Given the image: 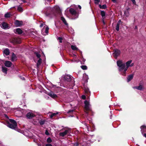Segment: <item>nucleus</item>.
<instances>
[{
  "label": "nucleus",
  "mask_w": 146,
  "mask_h": 146,
  "mask_svg": "<svg viewBox=\"0 0 146 146\" xmlns=\"http://www.w3.org/2000/svg\"><path fill=\"white\" fill-rule=\"evenodd\" d=\"M111 111H110V113H111Z\"/></svg>",
  "instance_id": "63"
},
{
  "label": "nucleus",
  "mask_w": 146,
  "mask_h": 146,
  "mask_svg": "<svg viewBox=\"0 0 146 146\" xmlns=\"http://www.w3.org/2000/svg\"><path fill=\"white\" fill-rule=\"evenodd\" d=\"M131 1H132L133 4H136V2L135 1V0H131Z\"/></svg>",
  "instance_id": "43"
},
{
  "label": "nucleus",
  "mask_w": 146,
  "mask_h": 146,
  "mask_svg": "<svg viewBox=\"0 0 146 146\" xmlns=\"http://www.w3.org/2000/svg\"><path fill=\"white\" fill-rule=\"evenodd\" d=\"M84 104L85 109L86 110L85 111V112L88 115V111H91V108L90 107V105L89 104V102L87 100L85 101Z\"/></svg>",
  "instance_id": "5"
},
{
  "label": "nucleus",
  "mask_w": 146,
  "mask_h": 146,
  "mask_svg": "<svg viewBox=\"0 0 146 146\" xmlns=\"http://www.w3.org/2000/svg\"><path fill=\"white\" fill-rule=\"evenodd\" d=\"M11 42L13 44H19L21 42L20 39L19 38H11L10 40Z\"/></svg>",
  "instance_id": "6"
},
{
  "label": "nucleus",
  "mask_w": 146,
  "mask_h": 146,
  "mask_svg": "<svg viewBox=\"0 0 146 146\" xmlns=\"http://www.w3.org/2000/svg\"><path fill=\"white\" fill-rule=\"evenodd\" d=\"M11 16V13L9 12L6 13L5 15L4 16L5 18H9Z\"/></svg>",
  "instance_id": "25"
},
{
  "label": "nucleus",
  "mask_w": 146,
  "mask_h": 146,
  "mask_svg": "<svg viewBox=\"0 0 146 146\" xmlns=\"http://www.w3.org/2000/svg\"><path fill=\"white\" fill-rule=\"evenodd\" d=\"M134 88H136L139 90H141L143 89V86L142 85H140L139 86H135L133 87Z\"/></svg>",
  "instance_id": "24"
},
{
  "label": "nucleus",
  "mask_w": 146,
  "mask_h": 146,
  "mask_svg": "<svg viewBox=\"0 0 146 146\" xmlns=\"http://www.w3.org/2000/svg\"><path fill=\"white\" fill-rule=\"evenodd\" d=\"M70 131V129H67L65 130L64 132L60 133L59 135L60 136L64 137L66 135L67 133H68Z\"/></svg>",
  "instance_id": "10"
},
{
  "label": "nucleus",
  "mask_w": 146,
  "mask_h": 146,
  "mask_svg": "<svg viewBox=\"0 0 146 146\" xmlns=\"http://www.w3.org/2000/svg\"><path fill=\"white\" fill-rule=\"evenodd\" d=\"M15 24L17 27H20L23 24L22 21H19L18 20H16L15 22Z\"/></svg>",
  "instance_id": "16"
},
{
  "label": "nucleus",
  "mask_w": 146,
  "mask_h": 146,
  "mask_svg": "<svg viewBox=\"0 0 146 146\" xmlns=\"http://www.w3.org/2000/svg\"><path fill=\"white\" fill-rule=\"evenodd\" d=\"M43 26V24H41L40 25V27H42Z\"/></svg>",
  "instance_id": "52"
},
{
  "label": "nucleus",
  "mask_w": 146,
  "mask_h": 146,
  "mask_svg": "<svg viewBox=\"0 0 146 146\" xmlns=\"http://www.w3.org/2000/svg\"><path fill=\"white\" fill-rule=\"evenodd\" d=\"M119 25L117 24L116 26V30L118 31L119 30Z\"/></svg>",
  "instance_id": "40"
},
{
  "label": "nucleus",
  "mask_w": 146,
  "mask_h": 146,
  "mask_svg": "<svg viewBox=\"0 0 146 146\" xmlns=\"http://www.w3.org/2000/svg\"><path fill=\"white\" fill-rule=\"evenodd\" d=\"M58 114V112H57L56 113H52L50 115V117L51 118H52L53 117L56 115Z\"/></svg>",
  "instance_id": "36"
},
{
  "label": "nucleus",
  "mask_w": 146,
  "mask_h": 146,
  "mask_svg": "<svg viewBox=\"0 0 146 146\" xmlns=\"http://www.w3.org/2000/svg\"><path fill=\"white\" fill-rule=\"evenodd\" d=\"M141 131L142 134L143 135V133L146 132V126L145 125H143L141 126Z\"/></svg>",
  "instance_id": "13"
},
{
  "label": "nucleus",
  "mask_w": 146,
  "mask_h": 146,
  "mask_svg": "<svg viewBox=\"0 0 146 146\" xmlns=\"http://www.w3.org/2000/svg\"><path fill=\"white\" fill-rule=\"evenodd\" d=\"M103 23H104V24H105V23H104V21H103Z\"/></svg>",
  "instance_id": "61"
},
{
  "label": "nucleus",
  "mask_w": 146,
  "mask_h": 146,
  "mask_svg": "<svg viewBox=\"0 0 146 146\" xmlns=\"http://www.w3.org/2000/svg\"><path fill=\"white\" fill-rule=\"evenodd\" d=\"M73 110H69L68 112V113H71V112H73Z\"/></svg>",
  "instance_id": "46"
},
{
  "label": "nucleus",
  "mask_w": 146,
  "mask_h": 146,
  "mask_svg": "<svg viewBox=\"0 0 146 146\" xmlns=\"http://www.w3.org/2000/svg\"><path fill=\"white\" fill-rule=\"evenodd\" d=\"M42 62V59L41 58H39V60H38L37 63V66H38L41 64Z\"/></svg>",
  "instance_id": "31"
},
{
  "label": "nucleus",
  "mask_w": 146,
  "mask_h": 146,
  "mask_svg": "<svg viewBox=\"0 0 146 146\" xmlns=\"http://www.w3.org/2000/svg\"><path fill=\"white\" fill-rule=\"evenodd\" d=\"M2 71L5 74H7V68L5 67H2Z\"/></svg>",
  "instance_id": "26"
},
{
  "label": "nucleus",
  "mask_w": 146,
  "mask_h": 146,
  "mask_svg": "<svg viewBox=\"0 0 146 146\" xmlns=\"http://www.w3.org/2000/svg\"><path fill=\"white\" fill-rule=\"evenodd\" d=\"M4 64L6 66L8 67H9L11 66L12 65V63L10 61H6L5 62Z\"/></svg>",
  "instance_id": "12"
},
{
  "label": "nucleus",
  "mask_w": 146,
  "mask_h": 146,
  "mask_svg": "<svg viewBox=\"0 0 146 146\" xmlns=\"http://www.w3.org/2000/svg\"><path fill=\"white\" fill-rule=\"evenodd\" d=\"M14 32L15 33L19 34H21L22 33V30L19 28H17L14 30Z\"/></svg>",
  "instance_id": "15"
},
{
  "label": "nucleus",
  "mask_w": 146,
  "mask_h": 146,
  "mask_svg": "<svg viewBox=\"0 0 146 146\" xmlns=\"http://www.w3.org/2000/svg\"><path fill=\"white\" fill-rule=\"evenodd\" d=\"M84 77H85V78H86V79H87L88 78V76L86 74H84Z\"/></svg>",
  "instance_id": "44"
},
{
  "label": "nucleus",
  "mask_w": 146,
  "mask_h": 146,
  "mask_svg": "<svg viewBox=\"0 0 146 146\" xmlns=\"http://www.w3.org/2000/svg\"><path fill=\"white\" fill-rule=\"evenodd\" d=\"M143 136L146 138V133H144L143 134Z\"/></svg>",
  "instance_id": "53"
},
{
  "label": "nucleus",
  "mask_w": 146,
  "mask_h": 146,
  "mask_svg": "<svg viewBox=\"0 0 146 146\" xmlns=\"http://www.w3.org/2000/svg\"><path fill=\"white\" fill-rule=\"evenodd\" d=\"M46 146H52V145L50 144H47L46 145Z\"/></svg>",
  "instance_id": "47"
},
{
  "label": "nucleus",
  "mask_w": 146,
  "mask_h": 146,
  "mask_svg": "<svg viewBox=\"0 0 146 146\" xmlns=\"http://www.w3.org/2000/svg\"><path fill=\"white\" fill-rule=\"evenodd\" d=\"M86 96L84 95H82V98L83 99H86Z\"/></svg>",
  "instance_id": "45"
},
{
  "label": "nucleus",
  "mask_w": 146,
  "mask_h": 146,
  "mask_svg": "<svg viewBox=\"0 0 146 146\" xmlns=\"http://www.w3.org/2000/svg\"><path fill=\"white\" fill-rule=\"evenodd\" d=\"M111 116H110V119H111Z\"/></svg>",
  "instance_id": "62"
},
{
  "label": "nucleus",
  "mask_w": 146,
  "mask_h": 146,
  "mask_svg": "<svg viewBox=\"0 0 146 146\" xmlns=\"http://www.w3.org/2000/svg\"><path fill=\"white\" fill-rule=\"evenodd\" d=\"M100 8L102 9H105L106 8V5H103L101 6V5H99Z\"/></svg>",
  "instance_id": "32"
},
{
  "label": "nucleus",
  "mask_w": 146,
  "mask_h": 146,
  "mask_svg": "<svg viewBox=\"0 0 146 146\" xmlns=\"http://www.w3.org/2000/svg\"><path fill=\"white\" fill-rule=\"evenodd\" d=\"M132 62V61L131 60H130L128 61L126 63V69L125 70H127L128 68L130 66L131 67L133 65V63H131V62Z\"/></svg>",
  "instance_id": "9"
},
{
  "label": "nucleus",
  "mask_w": 146,
  "mask_h": 146,
  "mask_svg": "<svg viewBox=\"0 0 146 146\" xmlns=\"http://www.w3.org/2000/svg\"><path fill=\"white\" fill-rule=\"evenodd\" d=\"M48 94L50 97L53 98H55L57 97L56 94H54L53 92H51Z\"/></svg>",
  "instance_id": "14"
},
{
  "label": "nucleus",
  "mask_w": 146,
  "mask_h": 146,
  "mask_svg": "<svg viewBox=\"0 0 146 146\" xmlns=\"http://www.w3.org/2000/svg\"><path fill=\"white\" fill-rule=\"evenodd\" d=\"M38 122L39 123L40 125H42L44 123L45 121L44 120H39Z\"/></svg>",
  "instance_id": "29"
},
{
  "label": "nucleus",
  "mask_w": 146,
  "mask_h": 146,
  "mask_svg": "<svg viewBox=\"0 0 146 146\" xmlns=\"http://www.w3.org/2000/svg\"><path fill=\"white\" fill-rule=\"evenodd\" d=\"M133 78V75L132 74L128 76L127 78V82H129Z\"/></svg>",
  "instance_id": "21"
},
{
  "label": "nucleus",
  "mask_w": 146,
  "mask_h": 146,
  "mask_svg": "<svg viewBox=\"0 0 146 146\" xmlns=\"http://www.w3.org/2000/svg\"><path fill=\"white\" fill-rule=\"evenodd\" d=\"M62 78L66 81L70 82L71 80V77L69 75H66L62 76Z\"/></svg>",
  "instance_id": "8"
},
{
  "label": "nucleus",
  "mask_w": 146,
  "mask_h": 146,
  "mask_svg": "<svg viewBox=\"0 0 146 146\" xmlns=\"http://www.w3.org/2000/svg\"><path fill=\"white\" fill-rule=\"evenodd\" d=\"M121 53L120 51L117 49H115L113 51V56L115 58H117L120 54Z\"/></svg>",
  "instance_id": "7"
},
{
  "label": "nucleus",
  "mask_w": 146,
  "mask_h": 146,
  "mask_svg": "<svg viewBox=\"0 0 146 146\" xmlns=\"http://www.w3.org/2000/svg\"><path fill=\"white\" fill-rule=\"evenodd\" d=\"M84 91L86 93L88 94H89L90 93V91L87 87H85L84 89Z\"/></svg>",
  "instance_id": "27"
},
{
  "label": "nucleus",
  "mask_w": 146,
  "mask_h": 146,
  "mask_svg": "<svg viewBox=\"0 0 146 146\" xmlns=\"http://www.w3.org/2000/svg\"><path fill=\"white\" fill-rule=\"evenodd\" d=\"M18 11L19 12H22L23 11V9L20 6H18L17 7V9Z\"/></svg>",
  "instance_id": "28"
},
{
  "label": "nucleus",
  "mask_w": 146,
  "mask_h": 146,
  "mask_svg": "<svg viewBox=\"0 0 146 146\" xmlns=\"http://www.w3.org/2000/svg\"><path fill=\"white\" fill-rule=\"evenodd\" d=\"M21 79L23 80H24L25 79V78L23 77L21 78Z\"/></svg>",
  "instance_id": "54"
},
{
  "label": "nucleus",
  "mask_w": 146,
  "mask_h": 146,
  "mask_svg": "<svg viewBox=\"0 0 146 146\" xmlns=\"http://www.w3.org/2000/svg\"><path fill=\"white\" fill-rule=\"evenodd\" d=\"M37 57L39 58H40L41 56L37 52H35V53Z\"/></svg>",
  "instance_id": "33"
},
{
  "label": "nucleus",
  "mask_w": 146,
  "mask_h": 146,
  "mask_svg": "<svg viewBox=\"0 0 146 146\" xmlns=\"http://www.w3.org/2000/svg\"><path fill=\"white\" fill-rule=\"evenodd\" d=\"M117 64L118 67V70L121 72L123 75L125 76L127 70H125L126 67L125 64L122 60H119L117 61Z\"/></svg>",
  "instance_id": "2"
},
{
  "label": "nucleus",
  "mask_w": 146,
  "mask_h": 146,
  "mask_svg": "<svg viewBox=\"0 0 146 146\" xmlns=\"http://www.w3.org/2000/svg\"><path fill=\"white\" fill-rule=\"evenodd\" d=\"M73 145V146H78V143L77 142H76L74 143Z\"/></svg>",
  "instance_id": "41"
},
{
  "label": "nucleus",
  "mask_w": 146,
  "mask_h": 146,
  "mask_svg": "<svg viewBox=\"0 0 146 146\" xmlns=\"http://www.w3.org/2000/svg\"><path fill=\"white\" fill-rule=\"evenodd\" d=\"M88 141H91V139H90V140L89 139V140H88Z\"/></svg>",
  "instance_id": "59"
},
{
  "label": "nucleus",
  "mask_w": 146,
  "mask_h": 146,
  "mask_svg": "<svg viewBox=\"0 0 146 146\" xmlns=\"http://www.w3.org/2000/svg\"><path fill=\"white\" fill-rule=\"evenodd\" d=\"M81 68L83 70H86L87 69V67L86 66L83 65L81 66Z\"/></svg>",
  "instance_id": "34"
},
{
  "label": "nucleus",
  "mask_w": 146,
  "mask_h": 146,
  "mask_svg": "<svg viewBox=\"0 0 146 146\" xmlns=\"http://www.w3.org/2000/svg\"><path fill=\"white\" fill-rule=\"evenodd\" d=\"M48 132L46 131L45 132V134H46V135H48Z\"/></svg>",
  "instance_id": "56"
},
{
  "label": "nucleus",
  "mask_w": 146,
  "mask_h": 146,
  "mask_svg": "<svg viewBox=\"0 0 146 146\" xmlns=\"http://www.w3.org/2000/svg\"><path fill=\"white\" fill-rule=\"evenodd\" d=\"M3 53L6 55H8L10 53L9 50L8 49H6L3 51Z\"/></svg>",
  "instance_id": "19"
},
{
  "label": "nucleus",
  "mask_w": 146,
  "mask_h": 146,
  "mask_svg": "<svg viewBox=\"0 0 146 146\" xmlns=\"http://www.w3.org/2000/svg\"><path fill=\"white\" fill-rule=\"evenodd\" d=\"M71 48L73 50H78V48L75 46L71 45Z\"/></svg>",
  "instance_id": "30"
},
{
  "label": "nucleus",
  "mask_w": 146,
  "mask_h": 146,
  "mask_svg": "<svg viewBox=\"0 0 146 146\" xmlns=\"http://www.w3.org/2000/svg\"><path fill=\"white\" fill-rule=\"evenodd\" d=\"M69 11L72 16V19H74L77 18L78 17V13L73 9L70 8V9Z\"/></svg>",
  "instance_id": "4"
},
{
  "label": "nucleus",
  "mask_w": 146,
  "mask_h": 146,
  "mask_svg": "<svg viewBox=\"0 0 146 146\" xmlns=\"http://www.w3.org/2000/svg\"><path fill=\"white\" fill-rule=\"evenodd\" d=\"M78 7L80 8V9H81V7L80 5H78Z\"/></svg>",
  "instance_id": "57"
},
{
  "label": "nucleus",
  "mask_w": 146,
  "mask_h": 146,
  "mask_svg": "<svg viewBox=\"0 0 146 146\" xmlns=\"http://www.w3.org/2000/svg\"><path fill=\"white\" fill-rule=\"evenodd\" d=\"M121 20H119L117 23V24L119 25L120 23L121 22Z\"/></svg>",
  "instance_id": "48"
},
{
  "label": "nucleus",
  "mask_w": 146,
  "mask_h": 146,
  "mask_svg": "<svg viewBox=\"0 0 146 146\" xmlns=\"http://www.w3.org/2000/svg\"><path fill=\"white\" fill-rule=\"evenodd\" d=\"M5 116L6 117H7V118L8 117H7V115H5Z\"/></svg>",
  "instance_id": "60"
},
{
  "label": "nucleus",
  "mask_w": 146,
  "mask_h": 146,
  "mask_svg": "<svg viewBox=\"0 0 146 146\" xmlns=\"http://www.w3.org/2000/svg\"><path fill=\"white\" fill-rule=\"evenodd\" d=\"M94 3L96 4H98L100 2V0H94Z\"/></svg>",
  "instance_id": "38"
},
{
  "label": "nucleus",
  "mask_w": 146,
  "mask_h": 146,
  "mask_svg": "<svg viewBox=\"0 0 146 146\" xmlns=\"http://www.w3.org/2000/svg\"><path fill=\"white\" fill-rule=\"evenodd\" d=\"M1 27L4 29H6L8 28V26L6 23L3 22L1 24Z\"/></svg>",
  "instance_id": "18"
},
{
  "label": "nucleus",
  "mask_w": 146,
  "mask_h": 146,
  "mask_svg": "<svg viewBox=\"0 0 146 146\" xmlns=\"http://www.w3.org/2000/svg\"><path fill=\"white\" fill-rule=\"evenodd\" d=\"M17 60V56L14 53H13L11 58V60L12 61H15Z\"/></svg>",
  "instance_id": "20"
},
{
  "label": "nucleus",
  "mask_w": 146,
  "mask_h": 146,
  "mask_svg": "<svg viewBox=\"0 0 146 146\" xmlns=\"http://www.w3.org/2000/svg\"><path fill=\"white\" fill-rule=\"evenodd\" d=\"M101 14L102 16V17H105V12L103 11H102L101 12Z\"/></svg>",
  "instance_id": "35"
},
{
  "label": "nucleus",
  "mask_w": 146,
  "mask_h": 146,
  "mask_svg": "<svg viewBox=\"0 0 146 146\" xmlns=\"http://www.w3.org/2000/svg\"><path fill=\"white\" fill-rule=\"evenodd\" d=\"M17 1L19 3H21V2L22 1V0H17Z\"/></svg>",
  "instance_id": "49"
},
{
  "label": "nucleus",
  "mask_w": 146,
  "mask_h": 146,
  "mask_svg": "<svg viewBox=\"0 0 146 146\" xmlns=\"http://www.w3.org/2000/svg\"><path fill=\"white\" fill-rule=\"evenodd\" d=\"M85 60H85V59H83L84 62L85 61Z\"/></svg>",
  "instance_id": "58"
},
{
  "label": "nucleus",
  "mask_w": 146,
  "mask_h": 146,
  "mask_svg": "<svg viewBox=\"0 0 146 146\" xmlns=\"http://www.w3.org/2000/svg\"><path fill=\"white\" fill-rule=\"evenodd\" d=\"M129 8H128L127 9L126 11H125L124 12V14L125 15L126 17H128L129 15Z\"/></svg>",
  "instance_id": "22"
},
{
  "label": "nucleus",
  "mask_w": 146,
  "mask_h": 146,
  "mask_svg": "<svg viewBox=\"0 0 146 146\" xmlns=\"http://www.w3.org/2000/svg\"><path fill=\"white\" fill-rule=\"evenodd\" d=\"M22 2H23L24 3H25L26 2V1L25 0H22Z\"/></svg>",
  "instance_id": "55"
},
{
  "label": "nucleus",
  "mask_w": 146,
  "mask_h": 146,
  "mask_svg": "<svg viewBox=\"0 0 146 146\" xmlns=\"http://www.w3.org/2000/svg\"><path fill=\"white\" fill-rule=\"evenodd\" d=\"M61 20L65 25L66 26L68 25L65 19L63 17H61Z\"/></svg>",
  "instance_id": "23"
},
{
  "label": "nucleus",
  "mask_w": 146,
  "mask_h": 146,
  "mask_svg": "<svg viewBox=\"0 0 146 146\" xmlns=\"http://www.w3.org/2000/svg\"><path fill=\"white\" fill-rule=\"evenodd\" d=\"M35 115L31 112H29L28 113L26 117L27 118L30 119L33 118L35 116Z\"/></svg>",
  "instance_id": "11"
},
{
  "label": "nucleus",
  "mask_w": 146,
  "mask_h": 146,
  "mask_svg": "<svg viewBox=\"0 0 146 146\" xmlns=\"http://www.w3.org/2000/svg\"><path fill=\"white\" fill-rule=\"evenodd\" d=\"M112 1L114 3H117V1L115 0H112Z\"/></svg>",
  "instance_id": "50"
},
{
  "label": "nucleus",
  "mask_w": 146,
  "mask_h": 146,
  "mask_svg": "<svg viewBox=\"0 0 146 146\" xmlns=\"http://www.w3.org/2000/svg\"><path fill=\"white\" fill-rule=\"evenodd\" d=\"M85 125L86 127V128H87V131H89V127L87 126L86 124V123H85Z\"/></svg>",
  "instance_id": "42"
},
{
  "label": "nucleus",
  "mask_w": 146,
  "mask_h": 146,
  "mask_svg": "<svg viewBox=\"0 0 146 146\" xmlns=\"http://www.w3.org/2000/svg\"><path fill=\"white\" fill-rule=\"evenodd\" d=\"M92 137H93V135H89L88 136V138H90V137L92 138Z\"/></svg>",
  "instance_id": "51"
},
{
  "label": "nucleus",
  "mask_w": 146,
  "mask_h": 146,
  "mask_svg": "<svg viewBox=\"0 0 146 146\" xmlns=\"http://www.w3.org/2000/svg\"><path fill=\"white\" fill-rule=\"evenodd\" d=\"M54 12L60 14L61 11L59 7L58 6H55L53 8H48L46 9L44 11V13L47 16L52 17H53L52 14L53 13V15H56Z\"/></svg>",
  "instance_id": "1"
},
{
  "label": "nucleus",
  "mask_w": 146,
  "mask_h": 146,
  "mask_svg": "<svg viewBox=\"0 0 146 146\" xmlns=\"http://www.w3.org/2000/svg\"><path fill=\"white\" fill-rule=\"evenodd\" d=\"M44 27V28H43L42 30V33L44 31L45 32V34H44V35H46V34H48V31L49 29V28L47 26H46V27H45V29H44V27Z\"/></svg>",
  "instance_id": "17"
},
{
  "label": "nucleus",
  "mask_w": 146,
  "mask_h": 146,
  "mask_svg": "<svg viewBox=\"0 0 146 146\" xmlns=\"http://www.w3.org/2000/svg\"><path fill=\"white\" fill-rule=\"evenodd\" d=\"M62 38L61 37H59L57 38V40L59 41V42L60 43L62 42Z\"/></svg>",
  "instance_id": "37"
},
{
  "label": "nucleus",
  "mask_w": 146,
  "mask_h": 146,
  "mask_svg": "<svg viewBox=\"0 0 146 146\" xmlns=\"http://www.w3.org/2000/svg\"><path fill=\"white\" fill-rule=\"evenodd\" d=\"M47 142L49 143H51L52 141L50 137L48 138L47 140Z\"/></svg>",
  "instance_id": "39"
},
{
  "label": "nucleus",
  "mask_w": 146,
  "mask_h": 146,
  "mask_svg": "<svg viewBox=\"0 0 146 146\" xmlns=\"http://www.w3.org/2000/svg\"><path fill=\"white\" fill-rule=\"evenodd\" d=\"M9 120L11 123L8 125V127L12 129H15L17 125L16 122L14 120L11 119H9Z\"/></svg>",
  "instance_id": "3"
}]
</instances>
